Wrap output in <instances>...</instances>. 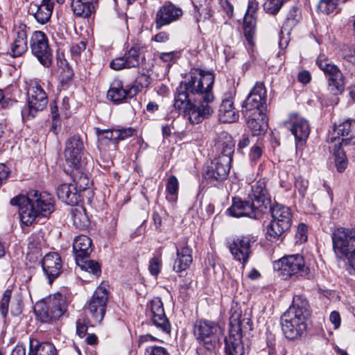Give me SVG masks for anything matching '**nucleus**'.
I'll return each instance as SVG.
<instances>
[{
    "label": "nucleus",
    "mask_w": 355,
    "mask_h": 355,
    "mask_svg": "<svg viewBox=\"0 0 355 355\" xmlns=\"http://www.w3.org/2000/svg\"><path fill=\"white\" fill-rule=\"evenodd\" d=\"M87 331V327L85 323L80 320H78L76 322V333L80 337L83 338L85 336Z\"/></svg>",
    "instance_id": "nucleus-60"
},
{
    "label": "nucleus",
    "mask_w": 355,
    "mask_h": 355,
    "mask_svg": "<svg viewBox=\"0 0 355 355\" xmlns=\"http://www.w3.org/2000/svg\"><path fill=\"white\" fill-rule=\"evenodd\" d=\"M229 216L240 218L249 217L257 218V215L262 213L259 208L249 199L243 200L239 198H233L232 205L227 209Z\"/></svg>",
    "instance_id": "nucleus-18"
},
{
    "label": "nucleus",
    "mask_w": 355,
    "mask_h": 355,
    "mask_svg": "<svg viewBox=\"0 0 355 355\" xmlns=\"http://www.w3.org/2000/svg\"><path fill=\"white\" fill-rule=\"evenodd\" d=\"M347 0H320L318 9L322 13L329 15L333 12L340 3H344Z\"/></svg>",
    "instance_id": "nucleus-43"
},
{
    "label": "nucleus",
    "mask_w": 355,
    "mask_h": 355,
    "mask_svg": "<svg viewBox=\"0 0 355 355\" xmlns=\"http://www.w3.org/2000/svg\"><path fill=\"white\" fill-rule=\"evenodd\" d=\"M73 184H62L57 190L58 198L67 205H75L80 200V194Z\"/></svg>",
    "instance_id": "nucleus-30"
},
{
    "label": "nucleus",
    "mask_w": 355,
    "mask_h": 355,
    "mask_svg": "<svg viewBox=\"0 0 355 355\" xmlns=\"http://www.w3.org/2000/svg\"><path fill=\"white\" fill-rule=\"evenodd\" d=\"M86 49V44L84 42H80L78 44L73 45L71 48V53L72 55L77 58L82 51H85Z\"/></svg>",
    "instance_id": "nucleus-58"
},
{
    "label": "nucleus",
    "mask_w": 355,
    "mask_h": 355,
    "mask_svg": "<svg viewBox=\"0 0 355 355\" xmlns=\"http://www.w3.org/2000/svg\"><path fill=\"white\" fill-rule=\"evenodd\" d=\"M256 25V17L254 15L245 14L243 19L244 35L250 45L253 44V35Z\"/></svg>",
    "instance_id": "nucleus-38"
},
{
    "label": "nucleus",
    "mask_w": 355,
    "mask_h": 355,
    "mask_svg": "<svg viewBox=\"0 0 355 355\" xmlns=\"http://www.w3.org/2000/svg\"><path fill=\"white\" fill-rule=\"evenodd\" d=\"M44 343H46V342H40L34 338L31 339L28 355H42L44 349Z\"/></svg>",
    "instance_id": "nucleus-47"
},
{
    "label": "nucleus",
    "mask_w": 355,
    "mask_h": 355,
    "mask_svg": "<svg viewBox=\"0 0 355 355\" xmlns=\"http://www.w3.org/2000/svg\"><path fill=\"white\" fill-rule=\"evenodd\" d=\"M96 132L98 140H108L114 143H116L117 132H116V130H101L99 128H96Z\"/></svg>",
    "instance_id": "nucleus-46"
},
{
    "label": "nucleus",
    "mask_w": 355,
    "mask_h": 355,
    "mask_svg": "<svg viewBox=\"0 0 355 355\" xmlns=\"http://www.w3.org/2000/svg\"><path fill=\"white\" fill-rule=\"evenodd\" d=\"M182 15V9L171 3H166L157 11L155 26L157 30L177 21Z\"/></svg>",
    "instance_id": "nucleus-19"
},
{
    "label": "nucleus",
    "mask_w": 355,
    "mask_h": 355,
    "mask_svg": "<svg viewBox=\"0 0 355 355\" xmlns=\"http://www.w3.org/2000/svg\"><path fill=\"white\" fill-rule=\"evenodd\" d=\"M146 355H169L166 349L162 347H150L146 349Z\"/></svg>",
    "instance_id": "nucleus-59"
},
{
    "label": "nucleus",
    "mask_w": 355,
    "mask_h": 355,
    "mask_svg": "<svg viewBox=\"0 0 355 355\" xmlns=\"http://www.w3.org/2000/svg\"><path fill=\"white\" fill-rule=\"evenodd\" d=\"M220 334L221 328L213 321L198 320L193 325V334L196 340L208 350L214 349Z\"/></svg>",
    "instance_id": "nucleus-9"
},
{
    "label": "nucleus",
    "mask_w": 355,
    "mask_h": 355,
    "mask_svg": "<svg viewBox=\"0 0 355 355\" xmlns=\"http://www.w3.org/2000/svg\"><path fill=\"white\" fill-rule=\"evenodd\" d=\"M92 250V242L89 237L85 235L76 237L73 244L76 260L78 258L89 257Z\"/></svg>",
    "instance_id": "nucleus-32"
},
{
    "label": "nucleus",
    "mask_w": 355,
    "mask_h": 355,
    "mask_svg": "<svg viewBox=\"0 0 355 355\" xmlns=\"http://www.w3.org/2000/svg\"><path fill=\"white\" fill-rule=\"evenodd\" d=\"M10 296H11V291H6L3 294L1 299V302L0 303V311L1 313V315L3 317H6L8 311V304L10 300Z\"/></svg>",
    "instance_id": "nucleus-50"
},
{
    "label": "nucleus",
    "mask_w": 355,
    "mask_h": 355,
    "mask_svg": "<svg viewBox=\"0 0 355 355\" xmlns=\"http://www.w3.org/2000/svg\"><path fill=\"white\" fill-rule=\"evenodd\" d=\"M31 47L33 53L40 63L49 67L52 62V53L46 35L42 31H35L31 37Z\"/></svg>",
    "instance_id": "nucleus-13"
},
{
    "label": "nucleus",
    "mask_w": 355,
    "mask_h": 355,
    "mask_svg": "<svg viewBox=\"0 0 355 355\" xmlns=\"http://www.w3.org/2000/svg\"><path fill=\"white\" fill-rule=\"evenodd\" d=\"M162 268V259L159 257H153L149 261L148 270L151 275L157 276Z\"/></svg>",
    "instance_id": "nucleus-49"
},
{
    "label": "nucleus",
    "mask_w": 355,
    "mask_h": 355,
    "mask_svg": "<svg viewBox=\"0 0 355 355\" xmlns=\"http://www.w3.org/2000/svg\"><path fill=\"white\" fill-rule=\"evenodd\" d=\"M42 355H57V349L51 343L46 342Z\"/></svg>",
    "instance_id": "nucleus-62"
},
{
    "label": "nucleus",
    "mask_w": 355,
    "mask_h": 355,
    "mask_svg": "<svg viewBox=\"0 0 355 355\" xmlns=\"http://www.w3.org/2000/svg\"><path fill=\"white\" fill-rule=\"evenodd\" d=\"M266 89L263 83L257 82L245 99L243 108L246 113H263L266 105Z\"/></svg>",
    "instance_id": "nucleus-16"
},
{
    "label": "nucleus",
    "mask_w": 355,
    "mask_h": 355,
    "mask_svg": "<svg viewBox=\"0 0 355 355\" xmlns=\"http://www.w3.org/2000/svg\"><path fill=\"white\" fill-rule=\"evenodd\" d=\"M333 249L337 257H345L355 266V230L337 228L332 232Z\"/></svg>",
    "instance_id": "nucleus-5"
},
{
    "label": "nucleus",
    "mask_w": 355,
    "mask_h": 355,
    "mask_svg": "<svg viewBox=\"0 0 355 355\" xmlns=\"http://www.w3.org/2000/svg\"><path fill=\"white\" fill-rule=\"evenodd\" d=\"M329 148H332L337 171L340 173L343 172L347 168L348 162L345 153L341 148L340 139H338V144L336 143L333 146H330Z\"/></svg>",
    "instance_id": "nucleus-35"
},
{
    "label": "nucleus",
    "mask_w": 355,
    "mask_h": 355,
    "mask_svg": "<svg viewBox=\"0 0 355 355\" xmlns=\"http://www.w3.org/2000/svg\"><path fill=\"white\" fill-rule=\"evenodd\" d=\"M179 189V184L178 179L175 176L171 175L168 179L167 183H166V191L171 196L170 197L167 196L166 198L171 201L176 200V196L178 192Z\"/></svg>",
    "instance_id": "nucleus-44"
},
{
    "label": "nucleus",
    "mask_w": 355,
    "mask_h": 355,
    "mask_svg": "<svg viewBox=\"0 0 355 355\" xmlns=\"http://www.w3.org/2000/svg\"><path fill=\"white\" fill-rule=\"evenodd\" d=\"M297 78L302 83L306 84L311 80V75L309 71H303L299 73Z\"/></svg>",
    "instance_id": "nucleus-64"
},
{
    "label": "nucleus",
    "mask_w": 355,
    "mask_h": 355,
    "mask_svg": "<svg viewBox=\"0 0 355 355\" xmlns=\"http://www.w3.org/2000/svg\"><path fill=\"white\" fill-rule=\"evenodd\" d=\"M214 83V75L212 72L194 69L189 73L184 85L191 94L198 96L196 101L209 105L214 98L212 92Z\"/></svg>",
    "instance_id": "nucleus-3"
},
{
    "label": "nucleus",
    "mask_w": 355,
    "mask_h": 355,
    "mask_svg": "<svg viewBox=\"0 0 355 355\" xmlns=\"http://www.w3.org/2000/svg\"><path fill=\"white\" fill-rule=\"evenodd\" d=\"M150 84V78L149 76H147L146 74H141L139 76L136 81L135 83L130 87V88H135L137 89V94L141 92V90L144 88L147 87Z\"/></svg>",
    "instance_id": "nucleus-48"
},
{
    "label": "nucleus",
    "mask_w": 355,
    "mask_h": 355,
    "mask_svg": "<svg viewBox=\"0 0 355 355\" xmlns=\"http://www.w3.org/2000/svg\"><path fill=\"white\" fill-rule=\"evenodd\" d=\"M324 73L328 76V77H334L336 74L337 75V73H342L338 68L331 63L329 65L328 68L324 71Z\"/></svg>",
    "instance_id": "nucleus-63"
},
{
    "label": "nucleus",
    "mask_w": 355,
    "mask_h": 355,
    "mask_svg": "<svg viewBox=\"0 0 355 355\" xmlns=\"http://www.w3.org/2000/svg\"><path fill=\"white\" fill-rule=\"evenodd\" d=\"M117 132L116 137V143L119 141L124 140L131 136H132L135 133V130L131 128H122V129H115Z\"/></svg>",
    "instance_id": "nucleus-54"
},
{
    "label": "nucleus",
    "mask_w": 355,
    "mask_h": 355,
    "mask_svg": "<svg viewBox=\"0 0 355 355\" xmlns=\"http://www.w3.org/2000/svg\"><path fill=\"white\" fill-rule=\"evenodd\" d=\"M310 315L307 300L302 295H295L292 304L281 317L282 329L286 338L293 340L300 337L306 329Z\"/></svg>",
    "instance_id": "nucleus-2"
},
{
    "label": "nucleus",
    "mask_w": 355,
    "mask_h": 355,
    "mask_svg": "<svg viewBox=\"0 0 355 355\" xmlns=\"http://www.w3.org/2000/svg\"><path fill=\"white\" fill-rule=\"evenodd\" d=\"M62 268L61 257L57 252H50L42 259V269L50 284L60 275Z\"/></svg>",
    "instance_id": "nucleus-23"
},
{
    "label": "nucleus",
    "mask_w": 355,
    "mask_h": 355,
    "mask_svg": "<svg viewBox=\"0 0 355 355\" xmlns=\"http://www.w3.org/2000/svg\"><path fill=\"white\" fill-rule=\"evenodd\" d=\"M225 353L227 355H243L244 347L240 339H234L230 337L225 342Z\"/></svg>",
    "instance_id": "nucleus-41"
},
{
    "label": "nucleus",
    "mask_w": 355,
    "mask_h": 355,
    "mask_svg": "<svg viewBox=\"0 0 355 355\" xmlns=\"http://www.w3.org/2000/svg\"><path fill=\"white\" fill-rule=\"evenodd\" d=\"M176 255L173 269L176 272H181L187 270L192 263V250L188 245H177Z\"/></svg>",
    "instance_id": "nucleus-27"
},
{
    "label": "nucleus",
    "mask_w": 355,
    "mask_h": 355,
    "mask_svg": "<svg viewBox=\"0 0 355 355\" xmlns=\"http://www.w3.org/2000/svg\"><path fill=\"white\" fill-rule=\"evenodd\" d=\"M239 113L231 98L223 99L218 110L219 120L223 123H233L239 119Z\"/></svg>",
    "instance_id": "nucleus-31"
},
{
    "label": "nucleus",
    "mask_w": 355,
    "mask_h": 355,
    "mask_svg": "<svg viewBox=\"0 0 355 355\" xmlns=\"http://www.w3.org/2000/svg\"><path fill=\"white\" fill-rule=\"evenodd\" d=\"M137 89L123 88L120 82L112 84L107 91V97L114 103H123L127 98H132L137 95Z\"/></svg>",
    "instance_id": "nucleus-25"
},
{
    "label": "nucleus",
    "mask_w": 355,
    "mask_h": 355,
    "mask_svg": "<svg viewBox=\"0 0 355 355\" xmlns=\"http://www.w3.org/2000/svg\"><path fill=\"white\" fill-rule=\"evenodd\" d=\"M140 63L139 49L132 47L123 55L113 59L110 63V67L116 71L139 67Z\"/></svg>",
    "instance_id": "nucleus-21"
},
{
    "label": "nucleus",
    "mask_w": 355,
    "mask_h": 355,
    "mask_svg": "<svg viewBox=\"0 0 355 355\" xmlns=\"http://www.w3.org/2000/svg\"><path fill=\"white\" fill-rule=\"evenodd\" d=\"M157 56L159 59L164 62H171L179 57V52L170 51V52H161L157 53Z\"/></svg>",
    "instance_id": "nucleus-53"
},
{
    "label": "nucleus",
    "mask_w": 355,
    "mask_h": 355,
    "mask_svg": "<svg viewBox=\"0 0 355 355\" xmlns=\"http://www.w3.org/2000/svg\"><path fill=\"white\" fill-rule=\"evenodd\" d=\"M306 232L307 226L305 224L301 223L298 225L296 232V237L300 242H304L306 241Z\"/></svg>",
    "instance_id": "nucleus-57"
},
{
    "label": "nucleus",
    "mask_w": 355,
    "mask_h": 355,
    "mask_svg": "<svg viewBox=\"0 0 355 355\" xmlns=\"http://www.w3.org/2000/svg\"><path fill=\"white\" fill-rule=\"evenodd\" d=\"M147 314L159 331L165 334L170 332L171 325L166 316L163 303L159 298H154L148 304Z\"/></svg>",
    "instance_id": "nucleus-15"
},
{
    "label": "nucleus",
    "mask_w": 355,
    "mask_h": 355,
    "mask_svg": "<svg viewBox=\"0 0 355 355\" xmlns=\"http://www.w3.org/2000/svg\"><path fill=\"white\" fill-rule=\"evenodd\" d=\"M72 218L73 225L79 229H83L88 225V218L83 207H76L72 209Z\"/></svg>",
    "instance_id": "nucleus-40"
},
{
    "label": "nucleus",
    "mask_w": 355,
    "mask_h": 355,
    "mask_svg": "<svg viewBox=\"0 0 355 355\" xmlns=\"http://www.w3.org/2000/svg\"><path fill=\"white\" fill-rule=\"evenodd\" d=\"M329 320L335 330L339 329L341 325V317L340 313L336 311H333L330 313Z\"/></svg>",
    "instance_id": "nucleus-55"
},
{
    "label": "nucleus",
    "mask_w": 355,
    "mask_h": 355,
    "mask_svg": "<svg viewBox=\"0 0 355 355\" xmlns=\"http://www.w3.org/2000/svg\"><path fill=\"white\" fill-rule=\"evenodd\" d=\"M272 220L267 227L266 238L274 242L279 240L283 234L288 230L292 223V214L288 207L275 205L269 207Z\"/></svg>",
    "instance_id": "nucleus-6"
},
{
    "label": "nucleus",
    "mask_w": 355,
    "mask_h": 355,
    "mask_svg": "<svg viewBox=\"0 0 355 355\" xmlns=\"http://www.w3.org/2000/svg\"><path fill=\"white\" fill-rule=\"evenodd\" d=\"M355 121L347 120L336 126L329 137V140L332 144H338L340 139V144L354 137L352 133Z\"/></svg>",
    "instance_id": "nucleus-26"
},
{
    "label": "nucleus",
    "mask_w": 355,
    "mask_h": 355,
    "mask_svg": "<svg viewBox=\"0 0 355 355\" xmlns=\"http://www.w3.org/2000/svg\"><path fill=\"white\" fill-rule=\"evenodd\" d=\"M27 50V37L24 31L17 33L16 38L11 46V55L17 57L25 53Z\"/></svg>",
    "instance_id": "nucleus-36"
},
{
    "label": "nucleus",
    "mask_w": 355,
    "mask_h": 355,
    "mask_svg": "<svg viewBox=\"0 0 355 355\" xmlns=\"http://www.w3.org/2000/svg\"><path fill=\"white\" fill-rule=\"evenodd\" d=\"M10 203L18 207L20 220L26 226L37 223L40 218L47 217L54 211L53 196L36 190L30 191L26 196H17Z\"/></svg>",
    "instance_id": "nucleus-1"
},
{
    "label": "nucleus",
    "mask_w": 355,
    "mask_h": 355,
    "mask_svg": "<svg viewBox=\"0 0 355 355\" xmlns=\"http://www.w3.org/2000/svg\"><path fill=\"white\" fill-rule=\"evenodd\" d=\"M170 40V34L166 31H161L155 35L151 41L155 42L157 43L164 44Z\"/></svg>",
    "instance_id": "nucleus-56"
},
{
    "label": "nucleus",
    "mask_w": 355,
    "mask_h": 355,
    "mask_svg": "<svg viewBox=\"0 0 355 355\" xmlns=\"http://www.w3.org/2000/svg\"><path fill=\"white\" fill-rule=\"evenodd\" d=\"M67 309L65 297L58 293L50 297L46 302L37 304L35 312L42 322H49L59 319Z\"/></svg>",
    "instance_id": "nucleus-8"
},
{
    "label": "nucleus",
    "mask_w": 355,
    "mask_h": 355,
    "mask_svg": "<svg viewBox=\"0 0 355 355\" xmlns=\"http://www.w3.org/2000/svg\"><path fill=\"white\" fill-rule=\"evenodd\" d=\"M231 162L227 157H217L212 162L206 173V178L210 180L223 181L226 179L230 170Z\"/></svg>",
    "instance_id": "nucleus-24"
},
{
    "label": "nucleus",
    "mask_w": 355,
    "mask_h": 355,
    "mask_svg": "<svg viewBox=\"0 0 355 355\" xmlns=\"http://www.w3.org/2000/svg\"><path fill=\"white\" fill-rule=\"evenodd\" d=\"M290 130L294 135L296 146H302L310 133V128L308 121L297 114H293L290 117Z\"/></svg>",
    "instance_id": "nucleus-22"
},
{
    "label": "nucleus",
    "mask_w": 355,
    "mask_h": 355,
    "mask_svg": "<svg viewBox=\"0 0 355 355\" xmlns=\"http://www.w3.org/2000/svg\"><path fill=\"white\" fill-rule=\"evenodd\" d=\"M248 117L247 125L252 130V135H261L264 134L267 130L266 117L263 113L261 112L246 113Z\"/></svg>",
    "instance_id": "nucleus-29"
},
{
    "label": "nucleus",
    "mask_w": 355,
    "mask_h": 355,
    "mask_svg": "<svg viewBox=\"0 0 355 355\" xmlns=\"http://www.w3.org/2000/svg\"><path fill=\"white\" fill-rule=\"evenodd\" d=\"M28 107L23 109V117L26 115L33 117L38 111L43 110L47 105V96L42 87L36 82L31 83L28 89Z\"/></svg>",
    "instance_id": "nucleus-12"
},
{
    "label": "nucleus",
    "mask_w": 355,
    "mask_h": 355,
    "mask_svg": "<svg viewBox=\"0 0 355 355\" xmlns=\"http://www.w3.org/2000/svg\"><path fill=\"white\" fill-rule=\"evenodd\" d=\"M83 143L78 137H72L66 142L64 157L67 166L77 168L85 163L82 159Z\"/></svg>",
    "instance_id": "nucleus-17"
},
{
    "label": "nucleus",
    "mask_w": 355,
    "mask_h": 355,
    "mask_svg": "<svg viewBox=\"0 0 355 355\" xmlns=\"http://www.w3.org/2000/svg\"><path fill=\"white\" fill-rule=\"evenodd\" d=\"M231 315L230 318V324L233 327H235V330L240 331L243 330L244 327V323L250 324V320L248 318H241V311L234 310L233 308L230 311Z\"/></svg>",
    "instance_id": "nucleus-42"
},
{
    "label": "nucleus",
    "mask_w": 355,
    "mask_h": 355,
    "mask_svg": "<svg viewBox=\"0 0 355 355\" xmlns=\"http://www.w3.org/2000/svg\"><path fill=\"white\" fill-rule=\"evenodd\" d=\"M257 241L255 236L246 234L237 236L229 243L228 248L233 259L245 267L252 254V247Z\"/></svg>",
    "instance_id": "nucleus-10"
},
{
    "label": "nucleus",
    "mask_w": 355,
    "mask_h": 355,
    "mask_svg": "<svg viewBox=\"0 0 355 355\" xmlns=\"http://www.w3.org/2000/svg\"><path fill=\"white\" fill-rule=\"evenodd\" d=\"M263 150L260 144H254L250 149L249 154L250 159L252 162L256 163L262 156Z\"/></svg>",
    "instance_id": "nucleus-51"
},
{
    "label": "nucleus",
    "mask_w": 355,
    "mask_h": 355,
    "mask_svg": "<svg viewBox=\"0 0 355 355\" xmlns=\"http://www.w3.org/2000/svg\"><path fill=\"white\" fill-rule=\"evenodd\" d=\"M108 296L107 288L105 285L101 284L96 288L92 296L87 301L86 309L97 322H101L105 316Z\"/></svg>",
    "instance_id": "nucleus-11"
},
{
    "label": "nucleus",
    "mask_w": 355,
    "mask_h": 355,
    "mask_svg": "<svg viewBox=\"0 0 355 355\" xmlns=\"http://www.w3.org/2000/svg\"><path fill=\"white\" fill-rule=\"evenodd\" d=\"M85 163L77 168H70L74 186L80 192L87 189L91 184L88 175L85 172Z\"/></svg>",
    "instance_id": "nucleus-33"
},
{
    "label": "nucleus",
    "mask_w": 355,
    "mask_h": 355,
    "mask_svg": "<svg viewBox=\"0 0 355 355\" xmlns=\"http://www.w3.org/2000/svg\"><path fill=\"white\" fill-rule=\"evenodd\" d=\"M273 268L284 279H296L309 273V268L305 265L304 257L298 254L282 257L274 262Z\"/></svg>",
    "instance_id": "nucleus-7"
},
{
    "label": "nucleus",
    "mask_w": 355,
    "mask_h": 355,
    "mask_svg": "<svg viewBox=\"0 0 355 355\" xmlns=\"http://www.w3.org/2000/svg\"><path fill=\"white\" fill-rule=\"evenodd\" d=\"M328 89L334 95L340 94L344 90V81L342 73L328 78Z\"/></svg>",
    "instance_id": "nucleus-39"
},
{
    "label": "nucleus",
    "mask_w": 355,
    "mask_h": 355,
    "mask_svg": "<svg viewBox=\"0 0 355 355\" xmlns=\"http://www.w3.org/2000/svg\"><path fill=\"white\" fill-rule=\"evenodd\" d=\"M301 12L297 8H293L288 12L285 22V26L292 28L296 26L301 19Z\"/></svg>",
    "instance_id": "nucleus-45"
},
{
    "label": "nucleus",
    "mask_w": 355,
    "mask_h": 355,
    "mask_svg": "<svg viewBox=\"0 0 355 355\" xmlns=\"http://www.w3.org/2000/svg\"><path fill=\"white\" fill-rule=\"evenodd\" d=\"M53 7V0H34L31 3L29 12L39 24H45L50 20Z\"/></svg>",
    "instance_id": "nucleus-20"
},
{
    "label": "nucleus",
    "mask_w": 355,
    "mask_h": 355,
    "mask_svg": "<svg viewBox=\"0 0 355 355\" xmlns=\"http://www.w3.org/2000/svg\"><path fill=\"white\" fill-rule=\"evenodd\" d=\"M309 186V182L304 178L299 176L296 178L295 187L297 189L299 193L304 197Z\"/></svg>",
    "instance_id": "nucleus-52"
},
{
    "label": "nucleus",
    "mask_w": 355,
    "mask_h": 355,
    "mask_svg": "<svg viewBox=\"0 0 355 355\" xmlns=\"http://www.w3.org/2000/svg\"><path fill=\"white\" fill-rule=\"evenodd\" d=\"M248 198L252 202L262 213L271 205V199L266 186V180L261 178L251 184Z\"/></svg>",
    "instance_id": "nucleus-14"
},
{
    "label": "nucleus",
    "mask_w": 355,
    "mask_h": 355,
    "mask_svg": "<svg viewBox=\"0 0 355 355\" xmlns=\"http://www.w3.org/2000/svg\"><path fill=\"white\" fill-rule=\"evenodd\" d=\"M98 0H71V7L77 17L87 18L95 12Z\"/></svg>",
    "instance_id": "nucleus-28"
},
{
    "label": "nucleus",
    "mask_w": 355,
    "mask_h": 355,
    "mask_svg": "<svg viewBox=\"0 0 355 355\" xmlns=\"http://www.w3.org/2000/svg\"><path fill=\"white\" fill-rule=\"evenodd\" d=\"M218 148L220 150L218 157L223 159L227 157L232 162V155L234 151V143L230 135L227 133L223 135V140H220L217 144Z\"/></svg>",
    "instance_id": "nucleus-34"
},
{
    "label": "nucleus",
    "mask_w": 355,
    "mask_h": 355,
    "mask_svg": "<svg viewBox=\"0 0 355 355\" xmlns=\"http://www.w3.org/2000/svg\"><path fill=\"white\" fill-rule=\"evenodd\" d=\"M78 266L82 270L98 277L101 275V268L98 262L88 259V257L78 258L76 260Z\"/></svg>",
    "instance_id": "nucleus-37"
},
{
    "label": "nucleus",
    "mask_w": 355,
    "mask_h": 355,
    "mask_svg": "<svg viewBox=\"0 0 355 355\" xmlns=\"http://www.w3.org/2000/svg\"><path fill=\"white\" fill-rule=\"evenodd\" d=\"M198 12L199 13V17L200 19H209L212 14L210 8L207 6L198 8Z\"/></svg>",
    "instance_id": "nucleus-61"
},
{
    "label": "nucleus",
    "mask_w": 355,
    "mask_h": 355,
    "mask_svg": "<svg viewBox=\"0 0 355 355\" xmlns=\"http://www.w3.org/2000/svg\"><path fill=\"white\" fill-rule=\"evenodd\" d=\"M189 94L184 85H181L178 87L175 94L174 107L186 113L191 123L198 124L212 114L213 108L210 105L200 102L193 104Z\"/></svg>",
    "instance_id": "nucleus-4"
}]
</instances>
